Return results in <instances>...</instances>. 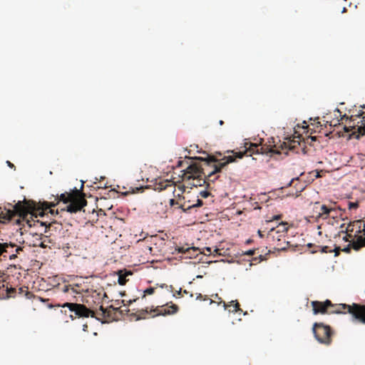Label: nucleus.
<instances>
[{"label":"nucleus","mask_w":365,"mask_h":365,"mask_svg":"<svg viewBox=\"0 0 365 365\" xmlns=\"http://www.w3.org/2000/svg\"><path fill=\"white\" fill-rule=\"evenodd\" d=\"M245 149L243 150L235 151L234 150H228L226 153H232V155L224 156L222 159L217 160L215 156L209 155L207 158L201 157L195 158V160L202 161V165L197 162H192L186 168L183 174V180H192V185L193 186H201L205 183L207 180L214 181L217 177L212 179V177L215 174L220 173L224 169L229 163L235 161L236 158H242L243 156H252L255 153L268 154L270 156L274 153L273 147L269 146H259L256 143L250 142L245 143Z\"/></svg>","instance_id":"obj_1"},{"label":"nucleus","mask_w":365,"mask_h":365,"mask_svg":"<svg viewBox=\"0 0 365 365\" xmlns=\"http://www.w3.org/2000/svg\"><path fill=\"white\" fill-rule=\"evenodd\" d=\"M314 314H346L349 313L360 322L365 324V307H361L359 304L353 303L352 304H334L329 299L324 302L312 301L311 302Z\"/></svg>","instance_id":"obj_2"},{"label":"nucleus","mask_w":365,"mask_h":365,"mask_svg":"<svg viewBox=\"0 0 365 365\" xmlns=\"http://www.w3.org/2000/svg\"><path fill=\"white\" fill-rule=\"evenodd\" d=\"M309 128V125H303L300 126L297 124L295 127L293 128V133H292V130H290L289 132L283 131L284 129L279 128V132L277 137L279 138H282L284 140L283 142H281L279 139V143L275 144V155L281 154L284 153L287 154L288 150H295L298 145H300V142L302 139H303L302 135L299 133V129H302L305 130Z\"/></svg>","instance_id":"obj_3"},{"label":"nucleus","mask_w":365,"mask_h":365,"mask_svg":"<svg viewBox=\"0 0 365 365\" xmlns=\"http://www.w3.org/2000/svg\"><path fill=\"white\" fill-rule=\"evenodd\" d=\"M11 207V205H10ZM30 206L29 202L25 199L23 201H19L14 206L12 209L6 207H0V224H6L11 221L14 217L18 216L19 218L16 220V224H20L21 220H26L27 215L30 212Z\"/></svg>","instance_id":"obj_4"},{"label":"nucleus","mask_w":365,"mask_h":365,"mask_svg":"<svg viewBox=\"0 0 365 365\" xmlns=\"http://www.w3.org/2000/svg\"><path fill=\"white\" fill-rule=\"evenodd\" d=\"M312 331L315 339L321 344L329 345L331 343L333 331L329 325L322 322H315L313 324Z\"/></svg>","instance_id":"obj_5"},{"label":"nucleus","mask_w":365,"mask_h":365,"mask_svg":"<svg viewBox=\"0 0 365 365\" xmlns=\"http://www.w3.org/2000/svg\"><path fill=\"white\" fill-rule=\"evenodd\" d=\"M313 209L315 212V215H313V217H315L317 220L322 219L325 220L330 217L332 212H336V206L335 202L330 205H327L321 204L319 202H316L314 203Z\"/></svg>","instance_id":"obj_6"},{"label":"nucleus","mask_w":365,"mask_h":365,"mask_svg":"<svg viewBox=\"0 0 365 365\" xmlns=\"http://www.w3.org/2000/svg\"><path fill=\"white\" fill-rule=\"evenodd\" d=\"M77 194H81V191L75 188L72 192H64L60 195H53L54 200L51 202H44L43 204V206L45 207L43 210H46L47 209L55 207L59 203L60 201H62L63 203L66 204L71 201Z\"/></svg>","instance_id":"obj_7"},{"label":"nucleus","mask_w":365,"mask_h":365,"mask_svg":"<svg viewBox=\"0 0 365 365\" xmlns=\"http://www.w3.org/2000/svg\"><path fill=\"white\" fill-rule=\"evenodd\" d=\"M178 311V307L176 304H172L170 306L158 307L152 309L150 312H156L155 315H168L176 313ZM138 319L145 318V315L149 313L148 308L140 309L138 312Z\"/></svg>","instance_id":"obj_8"},{"label":"nucleus","mask_w":365,"mask_h":365,"mask_svg":"<svg viewBox=\"0 0 365 365\" xmlns=\"http://www.w3.org/2000/svg\"><path fill=\"white\" fill-rule=\"evenodd\" d=\"M61 307L63 308L68 307L71 312L75 314L76 317H88L90 315L92 317H95V312L88 309L84 304L66 302Z\"/></svg>","instance_id":"obj_9"},{"label":"nucleus","mask_w":365,"mask_h":365,"mask_svg":"<svg viewBox=\"0 0 365 365\" xmlns=\"http://www.w3.org/2000/svg\"><path fill=\"white\" fill-rule=\"evenodd\" d=\"M70 204L66 205V207L62 208L61 211H67L71 213H76L81 211L87 205V201L84 197V195L81 192V194H77Z\"/></svg>","instance_id":"obj_10"},{"label":"nucleus","mask_w":365,"mask_h":365,"mask_svg":"<svg viewBox=\"0 0 365 365\" xmlns=\"http://www.w3.org/2000/svg\"><path fill=\"white\" fill-rule=\"evenodd\" d=\"M364 232L365 235V221L355 220L351 222L346 227L345 230H341L340 232H350L354 235L361 234Z\"/></svg>","instance_id":"obj_11"},{"label":"nucleus","mask_w":365,"mask_h":365,"mask_svg":"<svg viewBox=\"0 0 365 365\" xmlns=\"http://www.w3.org/2000/svg\"><path fill=\"white\" fill-rule=\"evenodd\" d=\"M175 252L178 253H181L184 255V258L185 259H192L195 258L198 256L200 253V249L196 247H178L177 246L175 248V252H173V254H175Z\"/></svg>","instance_id":"obj_12"},{"label":"nucleus","mask_w":365,"mask_h":365,"mask_svg":"<svg viewBox=\"0 0 365 365\" xmlns=\"http://www.w3.org/2000/svg\"><path fill=\"white\" fill-rule=\"evenodd\" d=\"M356 237L351 241V247L355 251L360 250L365 247V235L364 232L361 234H356Z\"/></svg>","instance_id":"obj_13"},{"label":"nucleus","mask_w":365,"mask_h":365,"mask_svg":"<svg viewBox=\"0 0 365 365\" xmlns=\"http://www.w3.org/2000/svg\"><path fill=\"white\" fill-rule=\"evenodd\" d=\"M14 247H16V245L13 243H0V262L5 260L7 258V254L11 252L10 250Z\"/></svg>","instance_id":"obj_14"},{"label":"nucleus","mask_w":365,"mask_h":365,"mask_svg":"<svg viewBox=\"0 0 365 365\" xmlns=\"http://www.w3.org/2000/svg\"><path fill=\"white\" fill-rule=\"evenodd\" d=\"M26 223L31 227H34L38 230H39L40 228L43 229L44 232H46L48 227L51 226L50 223L48 224L46 222H42L40 221L39 220L34 219H33L32 220H26Z\"/></svg>","instance_id":"obj_15"},{"label":"nucleus","mask_w":365,"mask_h":365,"mask_svg":"<svg viewBox=\"0 0 365 365\" xmlns=\"http://www.w3.org/2000/svg\"><path fill=\"white\" fill-rule=\"evenodd\" d=\"M281 219L280 215H275V232L276 233H285L289 229V225L287 222H278Z\"/></svg>","instance_id":"obj_16"},{"label":"nucleus","mask_w":365,"mask_h":365,"mask_svg":"<svg viewBox=\"0 0 365 365\" xmlns=\"http://www.w3.org/2000/svg\"><path fill=\"white\" fill-rule=\"evenodd\" d=\"M118 284L120 285H125L126 284V282H128V279H126V277L129 275H131L132 273L130 271L124 272L123 270H119L118 272Z\"/></svg>","instance_id":"obj_17"},{"label":"nucleus","mask_w":365,"mask_h":365,"mask_svg":"<svg viewBox=\"0 0 365 365\" xmlns=\"http://www.w3.org/2000/svg\"><path fill=\"white\" fill-rule=\"evenodd\" d=\"M289 245V242L286 241V239L278 238L277 244L275 245V251H284L287 249Z\"/></svg>","instance_id":"obj_18"},{"label":"nucleus","mask_w":365,"mask_h":365,"mask_svg":"<svg viewBox=\"0 0 365 365\" xmlns=\"http://www.w3.org/2000/svg\"><path fill=\"white\" fill-rule=\"evenodd\" d=\"M356 117H361V121L363 122V125L358 126L357 128V132L359 133L357 138H359V135H365V113L361 112L360 114L356 115Z\"/></svg>","instance_id":"obj_19"},{"label":"nucleus","mask_w":365,"mask_h":365,"mask_svg":"<svg viewBox=\"0 0 365 365\" xmlns=\"http://www.w3.org/2000/svg\"><path fill=\"white\" fill-rule=\"evenodd\" d=\"M200 254H203L205 255H210L212 253H213L214 256L221 255L220 250V249L215 248L213 252H212V248L209 247H204L202 251H200Z\"/></svg>","instance_id":"obj_20"},{"label":"nucleus","mask_w":365,"mask_h":365,"mask_svg":"<svg viewBox=\"0 0 365 365\" xmlns=\"http://www.w3.org/2000/svg\"><path fill=\"white\" fill-rule=\"evenodd\" d=\"M203 205V202L202 200L197 199L196 203L192 205H186L185 202L183 205H180V207L183 210H190L192 207H201Z\"/></svg>","instance_id":"obj_21"},{"label":"nucleus","mask_w":365,"mask_h":365,"mask_svg":"<svg viewBox=\"0 0 365 365\" xmlns=\"http://www.w3.org/2000/svg\"><path fill=\"white\" fill-rule=\"evenodd\" d=\"M96 314H98L103 319L106 317H110V310L105 309L102 305L100 306L99 310L96 312Z\"/></svg>","instance_id":"obj_22"},{"label":"nucleus","mask_w":365,"mask_h":365,"mask_svg":"<svg viewBox=\"0 0 365 365\" xmlns=\"http://www.w3.org/2000/svg\"><path fill=\"white\" fill-rule=\"evenodd\" d=\"M346 235L343 237V240L345 242H349V243H351V241L354 240V237H356V235L350 233V232H344Z\"/></svg>","instance_id":"obj_23"},{"label":"nucleus","mask_w":365,"mask_h":365,"mask_svg":"<svg viewBox=\"0 0 365 365\" xmlns=\"http://www.w3.org/2000/svg\"><path fill=\"white\" fill-rule=\"evenodd\" d=\"M227 307H232L233 309L232 312H237L240 310V304L237 301H232L230 304H229ZM230 311H231V309H230Z\"/></svg>","instance_id":"obj_24"},{"label":"nucleus","mask_w":365,"mask_h":365,"mask_svg":"<svg viewBox=\"0 0 365 365\" xmlns=\"http://www.w3.org/2000/svg\"><path fill=\"white\" fill-rule=\"evenodd\" d=\"M155 289V287H149V288L146 289L144 291V294L143 295V298H145L147 294L150 295V294H154Z\"/></svg>","instance_id":"obj_25"},{"label":"nucleus","mask_w":365,"mask_h":365,"mask_svg":"<svg viewBox=\"0 0 365 365\" xmlns=\"http://www.w3.org/2000/svg\"><path fill=\"white\" fill-rule=\"evenodd\" d=\"M6 292H7V294L9 295V297H14V294H16L17 292V291H16V288L6 287Z\"/></svg>","instance_id":"obj_26"},{"label":"nucleus","mask_w":365,"mask_h":365,"mask_svg":"<svg viewBox=\"0 0 365 365\" xmlns=\"http://www.w3.org/2000/svg\"><path fill=\"white\" fill-rule=\"evenodd\" d=\"M358 207H359L358 202H349V210L356 209V208H358Z\"/></svg>","instance_id":"obj_27"},{"label":"nucleus","mask_w":365,"mask_h":365,"mask_svg":"<svg viewBox=\"0 0 365 365\" xmlns=\"http://www.w3.org/2000/svg\"><path fill=\"white\" fill-rule=\"evenodd\" d=\"M284 187V185H282V183L279 185V187L277 188H275V199L276 198H278V197H280V198H282V197H281L279 195V193H277V191H280L281 190H282L283 188Z\"/></svg>","instance_id":"obj_28"},{"label":"nucleus","mask_w":365,"mask_h":365,"mask_svg":"<svg viewBox=\"0 0 365 365\" xmlns=\"http://www.w3.org/2000/svg\"><path fill=\"white\" fill-rule=\"evenodd\" d=\"M200 195L203 198H207L210 195V192L207 190H203L200 192Z\"/></svg>","instance_id":"obj_29"},{"label":"nucleus","mask_w":365,"mask_h":365,"mask_svg":"<svg viewBox=\"0 0 365 365\" xmlns=\"http://www.w3.org/2000/svg\"><path fill=\"white\" fill-rule=\"evenodd\" d=\"M28 287H19L18 289V294L20 295H24Z\"/></svg>","instance_id":"obj_30"},{"label":"nucleus","mask_w":365,"mask_h":365,"mask_svg":"<svg viewBox=\"0 0 365 365\" xmlns=\"http://www.w3.org/2000/svg\"><path fill=\"white\" fill-rule=\"evenodd\" d=\"M27 299H31L34 297V295L32 292H29L28 289L25 292L24 294Z\"/></svg>","instance_id":"obj_31"},{"label":"nucleus","mask_w":365,"mask_h":365,"mask_svg":"<svg viewBox=\"0 0 365 365\" xmlns=\"http://www.w3.org/2000/svg\"><path fill=\"white\" fill-rule=\"evenodd\" d=\"M13 250H14V249L10 250H11V252H10L9 254H7V257L9 258V259H15V258H16V257H17L16 254H13V253H12V252H13Z\"/></svg>","instance_id":"obj_32"},{"label":"nucleus","mask_w":365,"mask_h":365,"mask_svg":"<svg viewBox=\"0 0 365 365\" xmlns=\"http://www.w3.org/2000/svg\"><path fill=\"white\" fill-rule=\"evenodd\" d=\"M351 243H349L346 247H344L342 251L346 253H349L351 251Z\"/></svg>","instance_id":"obj_33"},{"label":"nucleus","mask_w":365,"mask_h":365,"mask_svg":"<svg viewBox=\"0 0 365 365\" xmlns=\"http://www.w3.org/2000/svg\"><path fill=\"white\" fill-rule=\"evenodd\" d=\"M338 210L341 211V209L339 207H336V212H332V213L331 214L330 217H332V218H335V217H336L338 216V213H337Z\"/></svg>","instance_id":"obj_34"},{"label":"nucleus","mask_w":365,"mask_h":365,"mask_svg":"<svg viewBox=\"0 0 365 365\" xmlns=\"http://www.w3.org/2000/svg\"><path fill=\"white\" fill-rule=\"evenodd\" d=\"M321 251H322V252H324V253L331 252V250H329V247H327V246L322 247Z\"/></svg>","instance_id":"obj_35"},{"label":"nucleus","mask_w":365,"mask_h":365,"mask_svg":"<svg viewBox=\"0 0 365 365\" xmlns=\"http://www.w3.org/2000/svg\"><path fill=\"white\" fill-rule=\"evenodd\" d=\"M310 174L314 175L315 178H318L321 177L319 172L317 170H314V171L311 172Z\"/></svg>","instance_id":"obj_36"},{"label":"nucleus","mask_w":365,"mask_h":365,"mask_svg":"<svg viewBox=\"0 0 365 365\" xmlns=\"http://www.w3.org/2000/svg\"><path fill=\"white\" fill-rule=\"evenodd\" d=\"M23 251V247H17L15 250L16 254H19L20 252Z\"/></svg>","instance_id":"obj_37"},{"label":"nucleus","mask_w":365,"mask_h":365,"mask_svg":"<svg viewBox=\"0 0 365 365\" xmlns=\"http://www.w3.org/2000/svg\"><path fill=\"white\" fill-rule=\"evenodd\" d=\"M298 179H299V178H292V180H290L289 181V182H288V183H287V187H289V186L292 185V183L294 182V180H298Z\"/></svg>","instance_id":"obj_38"},{"label":"nucleus","mask_w":365,"mask_h":365,"mask_svg":"<svg viewBox=\"0 0 365 365\" xmlns=\"http://www.w3.org/2000/svg\"><path fill=\"white\" fill-rule=\"evenodd\" d=\"M170 205H171V206H173V205H175V204H178V202H176L174 199H171V200H170Z\"/></svg>","instance_id":"obj_39"},{"label":"nucleus","mask_w":365,"mask_h":365,"mask_svg":"<svg viewBox=\"0 0 365 365\" xmlns=\"http://www.w3.org/2000/svg\"><path fill=\"white\" fill-rule=\"evenodd\" d=\"M255 253V251L254 250H249L246 252V255H249V256H252Z\"/></svg>","instance_id":"obj_40"},{"label":"nucleus","mask_w":365,"mask_h":365,"mask_svg":"<svg viewBox=\"0 0 365 365\" xmlns=\"http://www.w3.org/2000/svg\"><path fill=\"white\" fill-rule=\"evenodd\" d=\"M6 163H7L8 166L10 168H15L14 165L13 163H11L10 161H6Z\"/></svg>","instance_id":"obj_41"},{"label":"nucleus","mask_w":365,"mask_h":365,"mask_svg":"<svg viewBox=\"0 0 365 365\" xmlns=\"http://www.w3.org/2000/svg\"><path fill=\"white\" fill-rule=\"evenodd\" d=\"M336 255H339V252L341 251L340 247H336L335 248Z\"/></svg>","instance_id":"obj_42"},{"label":"nucleus","mask_w":365,"mask_h":365,"mask_svg":"<svg viewBox=\"0 0 365 365\" xmlns=\"http://www.w3.org/2000/svg\"><path fill=\"white\" fill-rule=\"evenodd\" d=\"M41 247H46V245L45 244V241L42 242L40 245H39Z\"/></svg>","instance_id":"obj_43"},{"label":"nucleus","mask_w":365,"mask_h":365,"mask_svg":"<svg viewBox=\"0 0 365 365\" xmlns=\"http://www.w3.org/2000/svg\"><path fill=\"white\" fill-rule=\"evenodd\" d=\"M167 186H168V185L165 183V185L163 187L162 185H160V187H158V189H160V190H162L165 189Z\"/></svg>","instance_id":"obj_44"},{"label":"nucleus","mask_w":365,"mask_h":365,"mask_svg":"<svg viewBox=\"0 0 365 365\" xmlns=\"http://www.w3.org/2000/svg\"><path fill=\"white\" fill-rule=\"evenodd\" d=\"M87 328H88V325L87 324H84L83 325V331H87Z\"/></svg>","instance_id":"obj_45"},{"label":"nucleus","mask_w":365,"mask_h":365,"mask_svg":"<svg viewBox=\"0 0 365 365\" xmlns=\"http://www.w3.org/2000/svg\"><path fill=\"white\" fill-rule=\"evenodd\" d=\"M344 130L346 132H349L351 131V129H349V128H347L346 126L344 127Z\"/></svg>","instance_id":"obj_46"},{"label":"nucleus","mask_w":365,"mask_h":365,"mask_svg":"<svg viewBox=\"0 0 365 365\" xmlns=\"http://www.w3.org/2000/svg\"><path fill=\"white\" fill-rule=\"evenodd\" d=\"M314 122H316L317 124H320L321 123L319 121V118L315 119Z\"/></svg>","instance_id":"obj_47"},{"label":"nucleus","mask_w":365,"mask_h":365,"mask_svg":"<svg viewBox=\"0 0 365 365\" xmlns=\"http://www.w3.org/2000/svg\"><path fill=\"white\" fill-rule=\"evenodd\" d=\"M344 118L348 119L349 118H348L346 115H344L341 117V120H343V119H344Z\"/></svg>","instance_id":"obj_48"},{"label":"nucleus","mask_w":365,"mask_h":365,"mask_svg":"<svg viewBox=\"0 0 365 365\" xmlns=\"http://www.w3.org/2000/svg\"><path fill=\"white\" fill-rule=\"evenodd\" d=\"M136 299H133V300H129L128 303L129 304H132L133 302H135Z\"/></svg>","instance_id":"obj_49"},{"label":"nucleus","mask_w":365,"mask_h":365,"mask_svg":"<svg viewBox=\"0 0 365 365\" xmlns=\"http://www.w3.org/2000/svg\"><path fill=\"white\" fill-rule=\"evenodd\" d=\"M219 123H220V125H222L224 124V121L220 120Z\"/></svg>","instance_id":"obj_50"},{"label":"nucleus","mask_w":365,"mask_h":365,"mask_svg":"<svg viewBox=\"0 0 365 365\" xmlns=\"http://www.w3.org/2000/svg\"><path fill=\"white\" fill-rule=\"evenodd\" d=\"M353 118H354V116H353V115H351V116L350 117V119H349L350 123H351V121H354V120Z\"/></svg>","instance_id":"obj_51"},{"label":"nucleus","mask_w":365,"mask_h":365,"mask_svg":"<svg viewBox=\"0 0 365 365\" xmlns=\"http://www.w3.org/2000/svg\"><path fill=\"white\" fill-rule=\"evenodd\" d=\"M181 292H182V289L180 288L179 291H178V294L180 295L181 294Z\"/></svg>","instance_id":"obj_52"},{"label":"nucleus","mask_w":365,"mask_h":365,"mask_svg":"<svg viewBox=\"0 0 365 365\" xmlns=\"http://www.w3.org/2000/svg\"><path fill=\"white\" fill-rule=\"evenodd\" d=\"M110 309H113V310H118L119 308H113V306H110Z\"/></svg>","instance_id":"obj_53"},{"label":"nucleus","mask_w":365,"mask_h":365,"mask_svg":"<svg viewBox=\"0 0 365 365\" xmlns=\"http://www.w3.org/2000/svg\"><path fill=\"white\" fill-rule=\"evenodd\" d=\"M258 233H259V236H260V237H262V232H261V231H260V230H259V231H258Z\"/></svg>","instance_id":"obj_54"},{"label":"nucleus","mask_w":365,"mask_h":365,"mask_svg":"<svg viewBox=\"0 0 365 365\" xmlns=\"http://www.w3.org/2000/svg\"><path fill=\"white\" fill-rule=\"evenodd\" d=\"M70 317L73 319V316L72 314L70 315Z\"/></svg>","instance_id":"obj_55"},{"label":"nucleus","mask_w":365,"mask_h":365,"mask_svg":"<svg viewBox=\"0 0 365 365\" xmlns=\"http://www.w3.org/2000/svg\"><path fill=\"white\" fill-rule=\"evenodd\" d=\"M350 128H355L354 125H349Z\"/></svg>","instance_id":"obj_56"},{"label":"nucleus","mask_w":365,"mask_h":365,"mask_svg":"<svg viewBox=\"0 0 365 365\" xmlns=\"http://www.w3.org/2000/svg\"><path fill=\"white\" fill-rule=\"evenodd\" d=\"M289 195H291V194H290V193H287V194H286V196H289Z\"/></svg>","instance_id":"obj_57"},{"label":"nucleus","mask_w":365,"mask_h":365,"mask_svg":"<svg viewBox=\"0 0 365 365\" xmlns=\"http://www.w3.org/2000/svg\"><path fill=\"white\" fill-rule=\"evenodd\" d=\"M50 212H51V213H52V214L53 213V210H50Z\"/></svg>","instance_id":"obj_58"},{"label":"nucleus","mask_w":365,"mask_h":365,"mask_svg":"<svg viewBox=\"0 0 365 365\" xmlns=\"http://www.w3.org/2000/svg\"><path fill=\"white\" fill-rule=\"evenodd\" d=\"M344 227V224L341 225V228H343Z\"/></svg>","instance_id":"obj_59"},{"label":"nucleus","mask_w":365,"mask_h":365,"mask_svg":"<svg viewBox=\"0 0 365 365\" xmlns=\"http://www.w3.org/2000/svg\"><path fill=\"white\" fill-rule=\"evenodd\" d=\"M361 307H365V305H361L360 304ZM364 318H365V314H364Z\"/></svg>","instance_id":"obj_60"},{"label":"nucleus","mask_w":365,"mask_h":365,"mask_svg":"<svg viewBox=\"0 0 365 365\" xmlns=\"http://www.w3.org/2000/svg\"><path fill=\"white\" fill-rule=\"evenodd\" d=\"M346 11V8H344L343 9V12H345Z\"/></svg>","instance_id":"obj_61"},{"label":"nucleus","mask_w":365,"mask_h":365,"mask_svg":"<svg viewBox=\"0 0 365 365\" xmlns=\"http://www.w3.org/2000/svg\"><path fill=\"white\" fill-rule=\"evenodd\" d=\"M187 292L186 290H184V294H187Z\"/></svg>","instance_id":"obj_62"}]
</instances>
